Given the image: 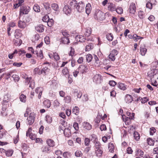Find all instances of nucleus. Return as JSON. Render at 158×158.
<instances>
[{"label": "nucleus", "instance_id": "49530a36", "mask_svg": "<svg viewBox=\"0 0 158 158\" xmlns=\"http://www.w3.org/2000/svg\"><path fill=\"white\" fill-rule=\"evenodd\" d=\"M134 136L135 139L136 140H138L139 139V133L136 131L134 132Z\"/></svg>", "mask_w": 158, "mask_h": 158}, {"label": "nucleus", "instance_id": "9d476101", "mask_svg": "<svg viewBox=\"0 0 158 158\" xmlns=\"http://www.w3.org/2000/svg\"><path fill=\"white\" fill-rule=\"evenodd\" d=\"M93 81L96 83H100L101 81V75L99 74H96L93 77Z\"/></svg>", "mask_w": 158, "mask_h": 158}, {"label": "nucleus", "instance_id": "052dcab7", "mask_svg": "<svg viewBox=\"0 0 158 158\" xmlns=\"http://www.w3.org/2000/svg\"><path fill=\"white\" fill-rule=\"evenodd\" d=\"M20 101L23 102H25L26 101V96L23 94H22L20 97Z\"/></svg>", "mask_w": 158, "mask_h": 158}, {"label": "nucleus", "instance_id": "7c9ffc66", "mask_svg": "<svg viewBox=\"0 0 158 158\" xmlns=\"http://www.w3.org/2000/svg\"><path fill=\"white\" fill-rule=\"evenodd\" d=\"M127 115L129 117L128 118L127 117V119H134V118L135 114L133 113H131L129 112H127Z\"/></svg>", "mask_w": 158, "mask_h": 158}, {"label": "nucleus", "instance_id": "5fc2aeb1", "mask_svg": "<svg viewBox=\"0 0 158 158\" xmlns=\"http://www.w3.org/2000/svg\"><path fill=\"white\" fill-rule=\"evenodd\" d=\"M75 156L77 157L81 156L82 155V153L81 151L80 150H77L75 153Z\"/></svg>", "mask_w": 158, "mask_h": 158}, {"label": "nucleus", "instance_id": "1a4fd4ad", "mask_svg": "<svg viewBox=\"0 0 158 158\" xmlns=\"http://www.w3.org/2000/svg\"><path fill=\"white\" fill-rule=\"evenodd\" d=\"M87 69V66L86 65H80L79 67L78 68V71L82 73L86 72Z\"/></svg>", "mask_w": 158, "mask_h": 158}, {"label": "nucleus", "instance_id": "4468645a", "mask_svg": "<svg viewBox=\"0 0 158 158\" xmlns=\"http://www.w3.org/2000/svg\"><path fill=\"white\" fill-rule=\"evenodd\" d=\"M133 101L132 96L129 94H127L125 98V101L127 103H130Z\"/></svg>", "mask_w": 158, "mask_h": 158}, {"label": "nucleus", "instance_id": "4d7b16f0", "mask_svg": "<svg viewBox=\"0 0 158 158\" xmlns=\"http://www.w3.org/2000/svg\"><path fill=\"white\" fill-rule=\"evenodd\" d=\"M44 5L45 9L47 10H50V5L48 3H45Z\"/></svg>", "mask_w": 158, "mask_h": 158}, {"label": "nucleus", "instance_id": "473e14b6", "mask_svg": "<svg viewBox=\"0 0 158 158\" xmlns=\"http://www.w3.org/2000/svg\"><path fill=\"white\" fill-rule=\"evenodd\" d=\"M84 127L85 129L90 130L92 128V126L87 122H84L83 124Z\"/></svg>", "mask_w": 158, "mask_h": 158}, {"label": "nucleus", "instance_id": "a18cd8bd", "mask_svg": "<svg viewBox=\"0 0 158 158\" xmlns=\"http://www.w3.org/2000/svg\"><path fill=\"white\" fill-rule=\"evenodd\" d=\"M22 78L26 80V82H28V81L30 82V81L31 80V77L28 78L27 75L25 74H22Z\"/></svg>", "mask_w": 158, "mask_h": 158}, {"label": "nucleus", "instance_id": "0e129e2a", "mask_svg": "<svg viewBox=\"0 0 158 158\" xmlns=\"http://www.w3.org/2000/svg\"><path fill=\"white\" fill-rule=\"evenodd\" d=\"M71 98L70 96H67L64 98L65 102L67 103H69L71 102Z\"/></svg>", "mask_w": 158, "mask_h": 158}, {"label": "nucleus", "instance_id": "a19ab883", "mask_svg": "<svg viewBox=\"0 0 158 158\" xmlns=\"http://www.w3.org/2000/svg\"><path fill=\"white\" fill-rule=\"evenodd\" d=\"M79 108L77 106H75L73 109V113L76 115H77L79 113Z\"/></svg>", "mask_w": 158, "mask_h": 158}, {"label": "nucleus", "instance_id": "603ef678", "mask_svg": "<svg viewBox=\"0 0 158 158\" xmlns=\"http://www.w3.org/2000/svg\"><path fill=\"white\" fill-rule=\"evenodd\" d=\"M48 26L51 27L54 24V21L52 19H49L47 22Z\"/></svg>", "mask_w": 158, "mask_h": 158}, {"label": "nucleus", "instance_id": "79ce46f5", "mask_svg": "<svg viewBox=\"0 0 158 158\" xmlns=\"http://www.w3.org/2000/svg\"><path fill=\"white\" fill-rule=\"evenodd\" d=\"M93 45L92 44H89L85 47V50L86 51H89L93 48Z\"/></svg>", "mask_w": 158, "mask_h": 158}, {"label": "nucleus", "instance_id": "e2e57ef3", "mask_svg": "<svg viewBox=\"0 0 158 158\" xmlns=\"http://www.w3.org/2000/svg\"><path fill=\"white\" fill-rule=\"evenodd\" d=\"M48 70L49 69L47 67H44L42 69L41 73H46L47 72H48Z\"/></svg>", "mask_w": 158, "mask_h": 158}, {"label": "nucleus", "instance_id": "7ed1b4c3", "mask_svg": "<svg viewBox=\"0 0 158 158\" xmlns=\"http://www.w3.org/2000/svg\"><path fill=\"white\" fill-rule=\"evenodd\" d=\"M95 16H96L97 19L100 21L103 20L104 19V14L100 10H96Z\"/></svg>", "mask_w": 158, "mask_h": 158}, {"label": "nucleus", "instance_id": "a878e982", "mask_svg": "<svg viewBox=\"0 0 158 158\" xmlns=\"http://www.w3.org/2000/svg\"><path fill=\"white\" fill-rule=\"evenodd\" d=\"M147 51V49L144 47H143L141 46L140 47V53L142 56H144L146 53Z\"/></svg>", "mask_w": 158, "mask_h": 158}, {"label": "nucleus", "instance_id": "6e6d98bb", "mask_svg": "<svg viewBox=\"0 0 158 158\" xmlns=\"http://www.w3.org/2000/svg\"><path fill=\"white\" fill-rule=\"evenodd\" d=\"M46 120L48 123H51L52 122V118L49 115H47L46 116Z\"/></svg>", "mask_w": 158, "mask_h": 158}, {"label": "nucleus", "instance_id": "680f3d73", "mask_svg": "<svg viewBox=\"0 0 158 158\" xmlns=\"http://www.w3.org/2000/svg\"><path fill=\"white\" fill-rule=\"evenodd\" d=\"M12 77L15 82L18 81L19 80V78L17 75L13 74L12 76Z\"/></svg>", "mask_w": 158, "mask_h": 158}, {"label": "nucleus", "instance_id": "aec40b11", "mask_svg": "<svg viewBox=\"0 0 158 158\" xmlns=\"http://www.w3.org/2000/svg\"><path fill=\"white\" fill-rule=\"evenodd\" d=\"M64 133L66 137H69L71 135L70 129L69 128H65L64 130Z\"/></svg>", "mask_w": 158, "mask_h": 158}, {"label": "nucleus", "instance_id": "864d4df0", "mask_svg": "<svg viewBox=\"0 0 158 158\" xmlns=\"http://www.w3.org/2000/svg\"><path fill=\"white\" fill-rule=\"evenodd\" d=\"M106 38L108 40L111 41L113 40V37L111 33H108L106 35Z\"/></svg>", "mask_w": 158, "mask_h": 158}, {"label": "nucleus", "instance_id": "f03ea898", "mask_svg": "<svg viewBox=\"0 0 158 158\" xmlns=\"http://www.w3.org/2000/svg\"><path fill=\"white\" fill-rule=\"evenodd\" d=\"M30 10V8L28 6H21L20 10L19 15L27 14Z\"/></svg>", "mask_w": 158, "mask_h": 158}, {"label": "nucleus", "instance_id": "c03bdc74", "mask_svg": "<svg viewBox=\"0 0 158 158\" xmlns=\"http://www.w3.org/2000/svg\"><path fill=\"white\" fill-rule=\"evenodd\" d=\"M86 58L87 61L89 62L92 60L93 56L91 54H89L86 55Z\"/></svg>", "mask_w": 158, "mask_h": 158}, {"label": "nucleus", "instance_id": "c756f323", "mask_svg": "<svg viewBox=\"0 0 158 158\" xmlns=\"http://www.w3.org/2000/svg\"><path fill=\"white\" fill-rule=\"evenodd\" d=\"M94 57L95 61V65L96 66H99L100 65V62L98 57L96 55H94Z\"/></svg>", "mask_w": 158, "mask_h": 158}, {"label": "nucleus", "instance_id": "f257e3e1", "mask_svg": "<svg viewBox=\"0 0 158 158\" xmlns=\"http://www.w3.org/2000/svg\"><path fill=\"white\" fill-rule=\"evenodd\" d=\"M156 70H152L148 73V77L151 78L152 84L156 86L158 85V73H156Z\"/></svg>", "mask_w": 158, "mask_h": 158}, {"label": "nucleus", "instance_id": "dca6fc26", "mask_svg": "<svg viewBox=\"0 0 158 158\" xmlns=\"http://www.w3.org/2000/svg\"><path fill=\"white\" fill-rule=\"evenodd\" d=\"M44 27L43 25L39 24L35 27V30L39 32H42L44 31Z\"/></svg>", "mask_w": 158, "mask_h": 158}, {"label": "nucleus", "instance_id": "f3484780", "mask_svg": "<svg viewBox=\"0 0 158 158\" xmlns=\"http://www.w3.org/2000/svg\"><path fill=\"white\" fill-rule=\"evenodd\" d=\"M75 39L77 41L81 42H83L85 41V40L84 36L81 35H79L76 36L75 37Z\"/></svg>", "mask_w": 158, "mask_h": 158}, {"label": "nucleus", "instance_id": "6ab92c4d", "mask_svg": "<svg viewBox=\"0 0 158 158\" xmlns=\"http://www.w3.org/2000/svg\"><path fill=\"white\" fill-rule=\"evenodd\" d=\"M93 143L94 144L95 150L101 148V144L99 141H94Z\"/></svg>", "mask_w": 158, "mask_h": 158}, {"label": "nucleus", "instance_id": "cd10ccee", "mask_svg": "<svg viewBox=\"0 0 158 158\" xmlns=\"http://www.w3.org/2000/svg\"><path fill=\"white\" fill-rule=\"evenodd\" d=\"M76 0H72L70 2V5L72 7L75 9V7L78 4Z\"/></svg>", "mask_w": 158, "mask_h": 158}, {"label": "nucleus", "instance_id": "f704fd0d", "mask_svg": "<svg viewBox=\"0 0 158 158\" xmlns=\"http://www.w3.org/2000/svg\"><path fill=\"white\" fill-rule=\"evenodd\" d=\"M51 7L55 11H58L59 10V6L58 5L55 3H52L51 6Z\"/></svg>", "mask_w": 158, "mask_h": 158}, {"label": "nucleus", "instance_id": "2f4dec72", "mask_svg": "<svg viewBox=\"0 0 158 158\" xmlns=\"http://www.w3.org/2000/svg\"><path fill=\"white\" fill-rule=\"evenodd\" d=\"M126 85L122 83H119L118 84V87L121 90H124L126 89Z\"/></svg>", "mask_w": 158, "mask_h": 158}, {"label": "nucleus", "instance_id": "0eeeda50", "mask_svg": "<svg viewBox=\"0 0 158 158\" xmlns=\"http://www.w3.org/2000/svg\"><path fill=\"white\" fill-rule=\"evenodd\" d=\"M35 114L34 112L31 113L28 118V124L30 125L32 124L34 122Z\"/></svg>", "mask_w": 158, "mask_h": 158}, {"label": "nucleus", "instance_id": "774afa93", "mask_svg": "<svg viewBox=\"0 0 158 158\" xmlns=\"http://www.w3.org/2000/svg\"><path fill=\"white\" fill-rule=\"evenodd\" d=\"M28 136H29L30 138L32 140H35L36 138V135H35L33 134L32 133H30Z\"/></svg>", "mask_w": 158, "mask_h": 158}, {"label": "nucleus", "instance_id": "72a5a7b5", "mask_svg": "<svg viewBox=\"0 0 158 158\" xmlns=\"http://www.w3.org/2000/svg\"><path fill=\"white\" fill-rule=\"evenodd\" d=\"M21 31L19 30H16L15 32L14 35L16 38L18 39L21 36Z\"/></svg>", "mask_w": 158, "mask_h": 158}, {"label": "nucleus", "instance_id": "6e6552de", "mask_svg": "<svg viewBox=\"0 0 158 158\" xmlns=\"http://www.w3.org/2000/svg\"><path fill=\"white\" fill-rule=\"evenodd\" d=\"M63 11V12L67 15H70L71 13L72 10L68 5H65L64 7Z\"/></svg>", "mask_w": 158, "mask_h": 158}, {"label": "nucleus", "instance_id": "338daca9", "mask_svg": "<svg viewBox=\"0 0 158 158\" xmlns=\"http://www.w3.org/2000/svg\"><path fill=\"white\" fill-rule=\"evenodd\" d=\"M91 136L92 137V139H91V140H93V142L94 141H98L97 136L95 135L92 134Z\"/></svg>", "mask_w": 158, "mask_h": 158}, {"label": "nucleus", "instance_id": "5701e85b", "mask_svg": "<svg viewBox=\"0 0 158 158\" xmlns=\"http://www.w3.org/2000/svg\"><path fill=\"white\" fill-rule=\"evenodd\" d=\"M95 154L98 157H101L102 156L103 151L102 150V148L95 149Z\"/></svg>", "mask_w": 158, "mask_h": 158}, {"label": "nucleus", "instance_id": "4c0bfd02", "mask_svg": "<svg viewBox=\"0 0 158 158\" xmlns=\"http://www.w3.org/2000/svg\"><path fill=\"white\" fill-rule=\"evenodd\" d=\"M114 145L112 143H109L108 145V149L109 151L111 152H114Z\"/></svg>", "mask_w": 158, "mask_h": 158}, {"label": "nucleus", "instance_id": "f8f14e48", "mask_svg": "<svg viewBox=\"0 0 158 158\" xmlns=\"http://www.w3.org/2000/svg\"><path fill=\"white\" fill-rule=\"evenodd\" d=\"M107 5L108 9L109 10L112 12L115 10L116 7L115 5L114 4L111 3H108Z\"/></svg>", "mask_w": 158, "mask_h": 158}, {"label": "nucleus", "instance_id": "20e7f679", "mask_svg": "<svg viewBox=\"0 0 158 158\" xmlns=\"http://www.w3.org/2000/svg\"><path fill=\"white\" fill-rule=\"evenodd\" d=\"M118 54V52L115 49L113 50L108 56V58L112 61H114L115 59V56Z\"/></svg>", "mask_w": 158, "mask_h": 158}, {"label": "nucleus", "instance_id": "9b49d317", "mask_svg": "<svg viewBox=\"0 0 158 158\" xmlns=\"http://www.w3.org/2000/svg\"><path fill=\"white\" fill-rule=\"evenodd\" d=\"M130 13L134 14L136 11V7L135 4L134 3H132L130 5L129 8Z\"/></svg>", "mask_w": 158, "mask_h": 158}, {"label": "nucleus", "instance_id": "c85d7f7f", "mask_svg": "<svg viewBox=\"0 0 158 158\" xmlns=\"http://www.w3.org/2000/svg\"><path fill=\"white\" fill-rule=\"evenodd\" d=\"M92 30L91 28L88 27L87 28L85 31V36L88 37L91 35Z\"/></svg>", "mask_w": 158, "mask_h": 158}, {"label": "nucleus", "instance_id": "39448f33", "mask_svg": "<svg viewBox=\"0 0 158 158\" xmlns=\"http://www.w3.org/2000/svg\"><path fill=\"white\" fill-rule=\"evenodd\" d=\"M156 2L155 0H147L146 7L150 10H151L152 9V6L156 4Z\"/></svg>", "mask_w": 158, "mask_h": 158}, {"label": "nucleus", "instance_id": "393cba45", "mask_svg": "<svg viewBox=\"0 0 158 158\" xmlns=\"http://www.w3.org/2000/svg\"><path fill=\"white\" fill-rule=\"evenodd\" d=\"M35 54L37 55V56L40 59H42L43 57V56L42 53V51L40 50L38 52V50H36L35 51Z\"/></svg>", "mask_w": 158, "mask_h": 158}, {"label": "nucleus", "instance_id": "a211bd4d", "mask_svg": "<svg viewBox=\"0 0 158 158\" xmlns=\"http://www.w3.org/2000/svg\"><path fill=\"white\" fill-rule=\"evenodd\" d=\"M61 43H62L64 44H67L70 43V41L68 37H62L61 38L60 41Z\"/></svg>", "mask_w": 158, "mask_h": 158}, {"label": "nucleus", "instance_id": "bb28decb", "mask_svg": "<svg viewBox=\"0 0 158 158\" xmlns=\"http://www.w3.org/2000/svg\"><path fill=\"white\" fill-rule=\"evenodd\" d=\"M44 105L47 108H49L51 105V103L50 100L48 99L45 100L43 102Z\"/></svg>", "mask_w": 158, "mask_h": 158}, {"label": "nucleus", "instance_id": "c9c22d12", "mask_svg": "<svg viewBox=\"0 0 158 158\" xmlns=\"http://www.w3.org/2000/svg\"><path fill=\"white\" fill-rule=\"evenodd\" d=\"M135 155L137 156L143 157V152L141 150L138 149L136 151Z\"/></svg>", "mask_w": 158, "mask_h": 158}, {"label": "nucleus", "instance_id": "58836bf2", "mask_svg": "<svg viewBox=\"0 0 158 158\" xmlns=\"http://www.w3.org/2000/svg\"><path fill=\"white\" fill-rule=\"evenodd\" d=\"M138 15L141 19H143L144 18V13L143 11L139 10L138 12Z\"/></svg>", "mask_w": 158, "mask_h": 158}, {"label": "nucleus", "instance_id": "e433bc0d", "mask_svg": "<svg viewBox=\"0 0 158 158\" xmlns=\"http://www.w3.org/2000/svg\"><path fill=\"white\" fill-rule=\"evenodd\" d=\"M10 96L9 94H7L5 95L4 96L3 102H7L10 100Z\"/></svg>", "mask_w": 158, "mask_h": 158}, {"label": "nucleus", "instance_id": "b1692460", "mask_svg": "<svg viewBox=\"0 0 158 158\" xmlns=\"http://www.w3.org/2000/svg\"><path fill=\"white\" fill-rule=\"evenodd\" d=\"M41 150L43 152L48 153L50 150V148L47 146H43L41 148Z\"/></svg>", "mask_w": 158, "mask_h": 158}, {"label": "nucleus", "instance_id": "423d86ee", "mask_svg": "<svg viewBox=\"0 0 158 158\" xmlns=\"http://www.w3.org/2000/svg\"><path fill=\"white\" fill-rule=\"evenodd\" d=\"M85 5L83 3L82 1H80L78 2L76 6L75 7V9L78 12H80L82 11L83 10Z\"/></svg>", "mask_w": 158, "mask_h": 158}, {"label": "nucleus", "instance_id": "09e8293b", "mask_svg": "<svg viewBox=\"0 0 158 158\" xmlns=\"http://www.w3.org/2000/svg\"><path fill=\"white\" fill-rule=\"evenodd\" d=\"M147 141L148 145H153L154 143V141L150 138L147 139Z\"/></svg>", "mask_w": 158, "mask_h": 158}, {"label": "nucleus", "instance_id": "13d9d810", "mask_svg": "<svg viewBox=\"0 0 158 158\" xmlns=\"http://www.w3.org/2000/svg\"><path fill=\"white\" fill-rule=\"evenodd\" d=\"M115 10L116 12L119 14H121L123 13V9L121 7H119L116 9Z\"/></svg>", "mask_w": 158, "mask_h": 158}, {"label": "nucleus", "instance_id": "bf43d9fd", "mask_svg": "<svg viewBox=\"0 0 158 158\" xmlns=\"http://www.w3.org/2000/svg\"><path fill=\"white\" fill-rule=\"evenodd\" d=\"M90 142V140L87 138H85L84 140L85 144L86 146H88L89 145Z\"/></svg>", "mask_w": 158, "mask_h": 158}, {"label": "nucleus", "instance_id": "de8ad7c7", "mask_svg": "<svg viewBox=\"0 0 158 158\" xmlns=\"http://www.w3.org/2000/svg\"><path fill=\"white\" fill-rule=\"evenodd\" d=\"M5 153L6 154L7 156H11L13 153V151L12 150H9L6 151Z\"/></svg>", "mask_w": 158, "mask_h": 158}, {"label": "nucleus", "instance_id": "ddd939ff", "mask_svg": "<svg viewBox=\"0 0 158 158\" xmlns=\"http://www.w3.org/2000/svg\"><path fill=\"white\" fill-rule=\"evenodd\" d=\"M18 26L19 28L24 29L26 27L27 24L25 21L20 20L18 21Z\"/></svg>", "mask_w": 158, "mask_h": 158}, {"label": "nucleus", "instance_id": "8fccbe9b", "mask_svg": "<svg viewBox=\"0 0 158 158\" xmlns=\"http://www.w3.org/2000/svg\"><path fill=\"white\" fill-rule=\"evenodd\" d=\"M33 9L35 12H40V11L39 6L36 4H35L33 7Z\"/></svg>", "mask_w": 158, "mask_h": 158}, {"label": "nucleus", "instance_id": "2eb2a0df", "mask_svg": "<svg viewBox=\"0 0 158 158\" xmlns=\"http://www.w3.org/2000/svg\"><path fill=\"white\" fill-rule=\"evenodd\" d=\"M43 90V88L40 87L37 88L35 90V92L37 94H39L38 98L39 99H40L41 97Z\"/></svg>", "mask_w": 158, "mask_h": 158}, {"label": "nucleus", "instance_id": "4be33fe9", "mask_svg": "<svg viewBox=\"0 0 158 158\" xmlns=\"http://www.w3.org/2000/svg\"><path fill=\"white\" fill-rule=\"evenodd\" d=\"M46 143L49 147H53L55 146V142L51 139H48L46 140Z\"/></svg>", "mask_w": 158, "mask_h": 158}, {"label": "nucleus", "instance_id": "3c124183", "mask_svg": "<svg viewBox=\"0 0 158 158\" xmlns=\"http://www.w3.org/2000/svg\"><path fill=\"white\" fill-rule=\"evenodd\" d=\"M143 38L142 37H141L139 36H138L136 34H134L133 35V39H134V40L135 41H137L138 40H139L141 39H143Z\"/></svg>", "mask_w": 158, "mask_h": 158}, {"label": "nucleus", "instance_id": "ea45409f", "mask_svg": "<svg viewBox=\"0 0 158 158\" xmlns=\"http://www.w3.org/2000/svg\"><path fill=\"white\" fill-rule=\"evenodd\" d=\"M62 72L63 74L66 77H68L69 76V71L67 68L64 67Z\"/></svg>", "mask_w": 158, "mask_h": 158}, {"label": "nucleus", "instance_id": "412c9836", "mask_svg": "<svg viewBox=\"0 0 158 158\" xmlns=\"http://www.w3.org/2000/svg\"><path fill=\"white\" fill-rule=\"evenodd\" d=\"M91 4L89 3L87 4L85 7V11L87 15H89L91 12Z\"/></svg>", "mask_w": 158, "mask_h": 158}, {"label": "nucleus", "instance_id": "69168bd1", "mask_svg": "<svg viewBox=\"0 0 158 158\" xmlns=\"http://www.w3.org/2000/svg\"><path fill=\"white\" fill-rule=\"evenodd\" d=\"M49 19L48 16L46 15L43 17L42 20L44 22H47Z\"/></svg>", "mask_w": 158, "mask_h": 158}, {"label": "nucleus", "instance_id": "37998d69", "mask_svg": "<svg viewBox=\"0 0 158 158\" xmlns=\"http://www.w3.org/2000/svg\"><path fill=\"white\" fill-rule=\"evenodd\" d=\"M29 84V87L31 88L32 89H33L34 87L35 86V83L34 81L33 80L30 81V82L28 81V82Z\"/></svg>", "mask_w": 158, "mask_h": 158}]
</instances>
